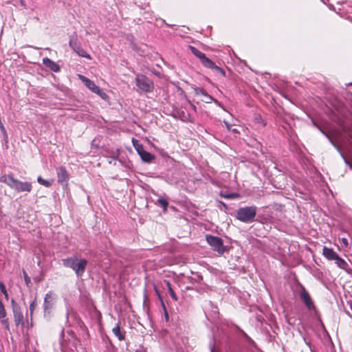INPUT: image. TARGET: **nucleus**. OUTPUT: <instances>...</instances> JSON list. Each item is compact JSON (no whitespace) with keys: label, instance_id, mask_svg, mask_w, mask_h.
Returning <instances> with one entry per match:
<instances>
[{"label":"nucleus","instance_id":"nucleus-1","mask_svg":"<svg viewBox=\"0 0 352 352\" xmlns=\"http://www.w3.org/2000/svg\"><path fill=\"white\" fill-rule=\"evenodd\" d=\"M63 265L72 269L78 276H80L85 271L87 261L86 259L78 258L76 256H73L63 259Z\"/></svg>","mask_w":352,"mask_h":352},{"label":"nucleus","instance_id":"nucleus-2","mask_svg":"<svg viewBox=\"0 0 352 352\" xmlns=\"http://www.w3.org/2000/svg\"><path fill=\"white\" fill-rule=\"evenodd\" d=\"M257 208L254 206L240 208L236 212V218L244 223L254 221L256 214Z\"/></svg>","mask_w":352,"mask_h":352},{"label":"nucleus","instance_id":"nucleus-3","mask_svg":"<svg viewBox=\"0 0 352 352\" xmlns=\"http://www.w3.org/2000/svg\"><path fill=\"white\" fill-rule=\"evenodd\" d=\"M135 84L138 88V91L141 92L150 93L153 91L154 89L153 81L142 74L137 75Z\"/></svg>","mask_w":352,"mask_h":352},{"label":"nucleus","instance_id":"nucleus-4","mask_svg":"<svg viewBox=\"0 0 352 352\" xmlns=\"http://www.w3.org/2000/svg\"><path fill=\"white\" fill-rule=\"evenodd\" d=\"M8 186L12 189H14L17 192H30L32 188L30 182L19 181L14 178L12 175L10 179Z\"/></svg>","mask_w":352,"mask_h":352},{"label":"nucleus","instance_id":"nucleus-5","mask_svg":"<svg viewBox=\"0 0 352 352\" xmlns=\"http://www.w3.org/2000/svg\"><path fill=\"white\" fill-rule=\"evenodd\" d=\"M55 305V298L52 292L50 291L45 294L43 301V311L44 317L50 318L51 316L52 310Z\"/></svg>","mask_w":352,"mask_h":352},{"label":"nucleus","instance_id":"nucleus-6","mask_svg":"<svg viewBox=\"0 0 352 352\" xmlns=\"http://www.w3.org/2000/svg\"><path fill=\"white\" fill-rule=\"evenodd\" d=\"M206 241L212 249L220 254L225 252L226 248L223 245V240L218 236L206 235Z\"/></svg>","mask_w":352,"mask_h":352},{"label":"nucleus","instance_id":"nucleus-7","mask_svg":"<svg viewBox=\"0 0 352 352\" xmlns=\"http://www.w3.org/2000/svg\"><path fill=\"white\" fill-rule=\"evenodd\" d=\"M79 78L82 80V82H83L85 85L92 92L98 94L102 99H106L107 98V95L98 86H97L94 81L82 75H79Z\"/></svg>","mask_w":352,"mask_h":352},{"label":"nucleus","instance_id":"nucleus-8","mask_svg":"<svg viewBox=\"0 0 352 352\" xmlns=\"http://www.w3.org/2000/svg\"><path fill=\"white\" fill-rule=\"evenodd\" d=\"M189 48L191 51V52L197 57L198 58L202 65L204 67H206V68H208V69H212V67L214 66V62L212 61L211 59H210L209 58H208L205 54H204L203 52H200L199 50H197L196 47H193V46H189Z\"/></svg>","mask_w":352,"mask_h":352},{"label":"nucleus","instance_id":"nucleus-9","mask_svg":"<svg viewBox=\"0 0 352 352\" xmlns=\"http://www.w3.org/2000/svg\"><path fill=\"white\" fill-rule=\"evenodd\" d=\"M299 296L309 310L315 309L314 302L309 292L302 286L301 287V289L299 292Z\"/></svg>","mask_w":352,"mask_h":352},{"label":"nucleus","instance_id":"nucleus-10","mask_svg":"<svg viewBox=\"0 0 352 352\" xmlns=\"http://www.w3.org/2000/svg\"><path fill=\"white\" fill-rule=\"evenodd\" d=\"M57 181L59 184L67 186L69 179V175L66 168L63 166H59L56 168Z\"/></svg>","mask_w":352,"mask_h":352},{"label":"nucleus","instance_id":"nucleus-11","mask_svg":"<svg viewBox=\"0 0 352 352\" xmlns=\"http://www.w3.org/2000/svg\"><path fill=\"white\" fill-rule=\"evenodd\" d=\"M12 309H13V315H14V320L15 322L16 325H23L24 321H23V315L22 312L21 311V309L19 306H18L14 301V300H12Z\"/></svg>","mask_w":352,"mask_h":352},{"label":"nucleus","instance_id":"nucleus-12","mask_svg":"<svg viewBox=\"0 0 352 352\" xmlns=\"http://www.w3.org/2000/svg\"><path fill=\"white\" fill-rule=\"evenodd\" d=\"M43 64L54 72H58L60 69L56 63L47 57L43 58Z\"/></svg>","mask_w":352,"mask_h":352},{"label":"nucleus","instance_id":"nucleus-13","mask_svg":"<svg viewBox=\"0 0 352 352\" xmlns=\"http://www.w3.org/2000/svg\"><path fill=\"white\" fill-rule=\"evenodd\" d=\"M323 256L329 261H334L338 258V254L332 249L324 246L322 249Z\"/></svg>","mask_w":352,"mask_h":352},{"label":"nucleus","instance_id":"nucleus-14","mask_svg":"<svg viewBox=\"0 0 352 352\" xmlns=\"http://www.w3.org/2000/svg\"><path fill=\"white\" fill-rule=\"evenodd\" d=\"M112 331L120 341H122L125 339L124 334L121 332L120 323H117L116 324L113 328Z\"/></svg>","mask_w":352,"mask_h":352},{"label":"nucleus","instance_id":"nucleus-15","mask_svg":"<svg viewBox=\"0 0 352 352\" xmlns=\"http://www.w3.org/2000/svg\"><path fill=\"white\" fill-rule=\"evenodd\" d=\"M132 142L138 154H150L149 153L144 151L143 146L138 140L133 139Z\"/></svg>","mask_w":352,"mask_h":352},{"label":"nucleus","instance_id":"nucleus-16","mask_svg":"<svg viewBox=\"0 0 352 352\" xmlns=\"http://www.w3.org/2000/svg\"><path fill=\"white\" fill-rule=\"evenodd\" d=\"M335 263L336 265L343 270H345L348 267L347 263L341 257L338 255V258H336L335 260Z\"/></svg>","mask_w":352,"mask_h":352},{"label":"nucleus","instance_id":"nucleus-17","mask_svg":"<svg viewBox=\"0 0 352 352\" xmlns=\"http://www.w3.org/2000/svg\"><path fill=\"white\" fill-rule=\"evenodd\" d=\"M74 51L81 57L87 58L88 59L91 58L90 55L87 54L80 45Z\"/></svg>","mask_w":352,"mask_h":352},{"label":"nucleus","instance_id":"nucleus-18","mask_svg":"<svg viewBox=\"0 0 352 352\" xmlns=\"http://www.w3.org/2000/svg\"><path fill=\"white\" fill-rule=\"evenodd\" d=\"M37 182L41 184L45 187H50L54 183V179L46 180L43 179L41 176L38 177Z\"/></svg>","mask_w":352,"mask_h":352},{"label":"nucleus","instance_id":"nucleus-19","mask_svg":"<svg viewBox=\"0 0 352 352\" xmlns=\"http://www.w3.org/2000/svg\"><path fill=\"white\" fill-rule=\"evenodd\" d=\"M165 283L167 286L170 296L175 301H177L178 300L177 296L175 292H174L173 289L172 288L170 282L168 280H165Z\"/></svg>","mask_w":352,"mask_h":352},{"label":"nucleus","instance_id":"nucleus-20","mask_svg":"<svg viewBox=\"0 0 352 352\" xmlns=\"http://www.w3.org/2000/svg\"><path fill=\"white\" fill-rule=\"evenodd\" d=\"M69 45L70 47H72L73 49V50H75L76 49V47H78L79 46L76 35L71 37V38L69 39Z\"/></svg>","mask_w":352,"mask_h":352},{"label":"nucleus","instance_id":"nucleus-21","mask_svg":"<svg viewBox=\"0 0 352 352\" xmlns=\"http://www.w3.org/2000/svg\"><path fill=\"white\" fill-rule=\"evenodd\" d=\"M205 99L204 100V101L206 103H210L212 102V101H214L215 103H217L218 105H220L219 102L217 100H214L211 96H210L209 94H208L207 93L205 94V95L204 96Z\"/></svg>","mask_w":352,"mask_h":352},{"label":"nucleus","instance_id":"nucleus-22","mask_svg":"<svg viewBox=\"0 0 352 352\" xmlns=\"http://www.w3.org/2000/svg\"><path fill=\"white\" fill-rule=\"evenodd\" d=\"M11 177L12 175H0V182L5 183L8 186Z\"/></svg>","mask_w":352,"mask_h":352},{"label":"nucleus","instance_id":"nucleus-23","mask_svg":"<svg viewBox=\"0 0 352 352\" xmlns=\"http://www.w3.org/2000/svg\"><path fill=\"white\" fill-rule=\"evenodd\" d=\"M211 69L221 74L223 76H226V72L224 69L217 66L215 63Z\"/></svg>","mask_w":352,"mask_h":352},{"label":"nucleus","instance_id":"nucleus-24","mask_svg":"<svg viewBox=\"0 0 352 352\" xmlns=\"http://www.w3.org/2000/svg\"><path fill=\"white\" fill-rule=\"evenodd\" d=\"M141 159L144 162H151L155 159V155H140Z\"/></svg>","mask_w":352,"mask_h":352},{"label":"nucleus","instance_id":"nucleus-25","mask_svg":"<svg viewBox=\"0 0 352 352\" xmlns=\"http://www.w3.org/2000/svg\"><path fill=\"white\" fill-rule=\"evenodd\" d=\"M36 307L37 302L36 299L35 298L30 305V314L31 317H32L33 312Z\"/></svg>","mask_w":352,"mask_h":352},{"label":"nucleus","instance_id":"nucleus-26","mask_svg":"<svg viewBox=\"0 0 352 352\" xmlns=\"http://www.w3.org/2000/svg\"><path fill=\"white\" fill-rule=\"evenodd\" d=\"M193 89H194L195 94L196 96L201 95V96H204L205 95V94L206 93L204 89L199 88V87H194Z\"/></svg>","mask_w":352,"mask_h":352},{"label":"nucleus","instance_id":"nucleus-27","mask_svg":"<svg viewBox=\"0 0 352 352\" xmlns=\"http://www.w3.org/2000/svg\"><path fill=\"white\" fill-rule=\"evenodd\" d=\"M6 311L4 307L3 303L1 302H0V318H5L6 317Z\"/></svg>","mask_w":352,"mask_h":352},{"label":"nucleus","instance_id":"nucleus-28","mask_svg":"<svg viewBox=\"0 0 352 352\" xmlns=\"http://www.w3.org/2000/svg\"><path fill=\"white\" fill-rule=\"evenodd\" d=\"M157 201H158L159 204L164 208V210H166L167 208L168 203L165 199L160 198V199H158Z\"/></svg>","mask_w":352,"mask_h":352},{"label":"nucleus","instance_id":"nucleus-29","mask_svg":"<svg viewBox=\"0 0 352 352\" xmlns=\"http://www.w3.org/2000/svg\"><path fill=\"white\" fill-rule=\"evenodd\" d=\"M0 322L1 323L4 325L5 328L7 329V330H9V322H8V319L5 317V318H0Z\"/></svg>","mask_w":352,"mask_h":352},{"label":"nucleus","instance_id":"nucleus-30","mask_svg":"<svg viewBox=\"0 0 352 352\" xmlns=\"http://www.w3.org/2000/svg\"><path fill=\"white\" fill-rule=\"evenodd\" d=\"M221 197L226 198V199H234V198H237L239 197V195L236 193H230V194H225V195L221 194Z\"/></svg>","mask_w":352,"mask_h":352},{"label":"nucleus","instance_id":"nucleus-31","mask_svg":"<svg viewBox=\"0 0 352 352\" xmlns=\"http://www.w3.org/2000/svg\"><path fill=\"white\" fill-rule=\"evenodd\" d=\"M23 276H24V280H25L26 285L29 286L30 284L31 283L30 278L28 276V274H27V273H26V272L25 270L23 271Z\"/></svg>","mask_w":352,"mask_h":352},{"label":"nucleus","instance_id":"nucleus-32","mask_svg":"<svg viewBox=\"0 0 352 352\" xmlns=\"http://www.w3.org/2000/svg\"><path fill=\"white\" fill-rule=\"evenodd\" d=\"M0 289L1 292L6 296V297H8V293L6 291V286L2 282H0Z\"/></svg>","mask_w":352,"mask_h":352},{"label":"nucleus","instance_id":"nucleus-33","mask_svg":"<svg viewBox=\"0 0 352 352\" xmlns=\"http://www.w3.org/2000/svg\"><path fill=\"white\" fill-rule=\"evenodd\" d=\"M342 243V245H344V247L345 248H347L348 245H349V243H348V241L346 238H342L340 239Z\"/></svg>","mask_w":352,"mask_h":352},{"label":"nucleus","instance_id":"nucleus-34","mask_svg":"<svg viewBox=\"0 0 352 352\" xmlns=\"http://www.w3.org/2000/svg\"><path fill=\"white\" fill-rule=\"evenodd\" d=\"M162 306H163V308H164V316H165L166 320L168 321V314L167 313V311L166 309V307H165L164 302H162Z\"/></svg>","mask_w":352,"mask_h":352},{"label":"nucleus","instance_id":"nucleus-35","mask_svg":"<svg viewBox=\"0 0 352 352\" xmlns=\"http://www.w3.org/2000/svg\"><path fill=\"white\" fill-rule=\"evenodd\" d=\"M0 129H1V132H2V133H3V136H4L5 138H7V133H6V129H5L4 126H3H3H1Z\"/></svg>","mask_w":352,"mask_h":352},{"label":"nucleus","instance_id":"nucleus-36","mask_svg":"<svg viewBox=\"0 0 352 352\" xmlns=\"http://www.w3.org/2000/svg\"><path fill=\"white\" fill-rule=\"evenodd\" d=\"M224 124H225V125H226V126L227 129H228V131H230V130H231V129H232V125H231V124H229L228 122H226V121H224Z\"/></svg>","mask_w":352,"mask_h":352},{"label":"nucleus","instance_id":"nucleus-37","mask_svg":"<svg viewBox=\"0 0 352 352\" xmlns=\"http://www.w3.org/2000/svg\"><path fill=\"white\" fill-rule=\"evenodd\" d=\"M98 141L97 139H94L93 141H92V143H91V145L92 146H96V148H98L99 146L97 144L96 142Z\"/></svg>","mask_w":352,"mask_h":352},{"label":"nucleus","instance_id":"nucleus-38","mask_svg":"<svg viewBox=\"0 0 352 352\" xmlns=\"http://www.w3.org/2000/svg\"><path fill=\"white\" fill-rule=\"evenodd\" d=\"M341 146H343L346 148V149H348L351 146L346 145V143L345 142H340Z\"/></svg>","mask_w":352,"mask_h":352},{"label":"nucleus","instance_id":"nucleus-39","mask_svg":"<svg viewBox=\"0 0 352 352\" xmlns=\"http://www.w3.org/2000/svg\"><path fill=\"white\" fill-rule=\"evenodd\" d=\"M342 157H343V159L344 160L345 162H346L347 164H349V167H350L351 168H352V164L348 162V161L346 160V157H345V155H342Z\"/></svg>","mask_w":352,"mask_h":352},{"label":"nucleus","instance_id":"nucleus-40","mask_svg":"<svg viewBox=\"0 0 352 352\" xmlns=\"http://www.w3.org/2000/svg\"><path fill=\"white\" fill-rule=\"evenodd\" d=\"M230 131H232L234 134H239V131L237 129H231Z\"/></svg>","mask_w":352,"mask_h":352},{"label":"nucleus","instance_id":"nucleus-41","mask_svg":"<svg viewBox=\"0 0 352 352\" xmlns=\"http://www.w3.org/2000/svg\"><path fill=\"white\" fill-rule=\"evenodd\" d=\"M189 102L190 106L192 108V109L194 111H196V107L193 104H192L190 102Z\"/></svg>","mask_w":352,"mask_h":352},{"label":"nucleus","instance_id":"nucleus-42","mask_svg":"<svg viewBox=\"0 0 352 352\" xmlns=\"http://www.w3.org/2000/svg\"><path fill=\"white\" fill-rule=\"evenodd\" d=\"M347 141L349 142V144H352V136H350V138H348Z\"/></svg>","mask_w":352,"mask_h":352},{"label":"nucleus","instance_id":"nucleus-43","mask_svg":"<svg viewBox=\"0 0 352 352\" xmlns=\"http://www.w3.org/2000/svg\"><path fill=\"white\" fill-rule=\"evenodd\" d=\"M189 117V115L187 114L186 116V115H184V120H186V119H188Z\"/></svg>","mask_w":352,"mask_h":352},{"label":"nucleus","instance_id":"nucleus-44","mask_svg":"<svg viewBox=\"0 0 352 352\" xmlns=\"http://www.w3.org/2000/svg\"><path fill=\"white\" fill-rule=\"evenodd\" d=\"M210 352H213V348L212 347V346H210Z\"/></svg>","mask_w":352,"mask_h":352},{"label":"nucleus","instance_id":"nucleus-45","mask_svg":"<svg viewBox=\"0 0 352 352\" xmlns=\"http://www.w3.org/2000/svg\"><path fill=\"white\" fill-rule=\"evenodd\" d=\"M327 137H328V138L329 139L330 142H331L333 144V142L332 140H331V138H330L327 135Z\"/></svg>","mask_w":352,"mask_h":352},{"label":"nucleus","instance_id":"nucleus-46","mask_svg":"<svg viewBox=\"0 0 352 352\" xmlns=\"http://www.w3.org/2000/svg\"><path fill=\"white\" fill-rule=\"evenodd\" d=\"M221 204H222L225 207H226V204H224V203H223V202H221Z\"/></svg>","mask_w":352,"mask_h":352},{"label":"nucleus","instance_id":"nucleus-47","mask_svg":"<svg viewBox=\"0 0 352 352\" xmlns=\"http://www.w3.org/2000/svg\"><path fill=\"white\" fill-rule=\"evenodd\" d=\"M135 352H140L139 350H135Z\"/></svg>","mask_w":352,"mask_h":352},{"label":"nucleus","instance_id":"nucleus-48","mask_svg":"<svg viewBox=\"0 0 352 352\" xmlns=\"http://www.w3.org/2000/svg\"><path fill=\"white\" fill-rule=\"evenodd\" d=\"M2 301L0 300V302H1Z\"/></svg>","mask_w":352,"mask_h":352}]
</instances>
